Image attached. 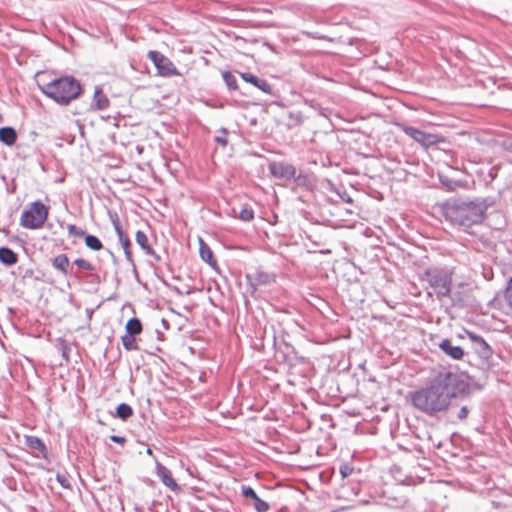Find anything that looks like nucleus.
<instances>
[{
    "label": "nucleus",
    "instance_id": "obj_13",
    "mask_svg": "<svg viewBox=\"0 0 512 512\" xmlns=\"http://www.w3.org/2000/svg\"><path fill=\"white\" fill-rule=\"evenodd\" d=\"M240 77L247 83H250L263 91L266 94L271 95L272 94V87L271 85L264 79L258 78L255 75L248 73V72H242L240 73Z\"/></svg>",
    "mask_w": 512,
    "mask_h": 512
},
{
    "label": "nucleus",
    "instance_id": "obj_23",
    "mask_svg": "<svg viewBox=\"0 0 512 512\" xmlns=\"http://www.w3.org/2000/svg\"><path fill=\"white\" fill-rule=\"evenodd\" d=\"M133 415V409L129 404L121 403L116 408V417L121 420H127Z\"/></svg>",
    "mask_w": 512,
    "mask_h": 512
},
{
    "label": "nucleus",
    "instance_id": "obj_26",
    "mask_svg": "<svg viewBox=\"0 0 512 512\" xmlns=\"http://www.w3.org/2000/svg\"><path fill=\"white\" fill-rule=\"evenodd\" d=\"M222 77L229 90H236L238 88L237 79L231 72H223Z\"/></svg>",
    "mask_w": 512,
    "mask_h": 512
},
{
    "label": "nucleus",
    "instance_id": "obj_24",
    "mask_svg": "<svg viewBox=\"0 0 512 512\" xmlns=\"http://www.w3.org/2000/svg\"><path fill=\"white\" fill-rule=\"evenodd\" d=\"M84 239L87 247L94 251H98L103 248V244L100 239L94 235H85Z\"/></svg>",
    "mask_w": 512,
    "mask_h": 512
},
{
    "label": "nucleus",
    "instance_id": "obj_16",
    "mask_svg": "<svg viewBox=\"0 0 512 512\" xmlns=\"http://www.w3.org/2000/svg\"><path fill=\"white\" fill-rule=\"evenodd\" d=\"M52 266L65 276L72 274V270H70L69 258L66 254H59L55 256L52 259Z\"/></svg>",
    "mask_w": 512,
    "mask_h": 512
},
{
    "label": "nucleus",
    "instance_id": "obj_38",
    "mask_svg": "<svg viewBox=\"0 0 512 512\" xmlns=\"http://www.w3.org/2000/svg\"><path fill=\"white\" fill-rule=\"evenodd\" d=\"M341 197L347 203H351L352 202V199L350 198V196H347L346 194H344V196H341Z\"/></svg>",
    "mask_w": 512,
    "mask_h": 512
},
{
    "label": "nucleus",
    "instance_id": "obj_29",
    "mask_svg": "<svg viewBox=\"0 0 512 512\" xmlns=\"http://www.w3.org/2000/svg\"><path fill=\"white\" fill-rule=\"evenodd\" d=\"M74 264L80 268V269H83V270H86V271H93L94 270V266L87 260L85 259H82V258H78L74 261Z\"/></svg>",
    "mask_w": 512,
    "mask_h": 512
},
{
    "label": "nucleus",
    "instance_id": "obj_6",
    "mask_svg": "<svg viewBox=\"0 0 512 512\" xmlns=\"http://www.w3.org/2000/svg\"><path fill=\"white\" fill-rule=\"evenodd\" d=\"M148 58L152 61L160 76L172 77L181 75L174 63L161 52L149 51Z\"/></svg>",
    "mask_w": 512,
    "mask_h": 512
},
{
    "label": "nucleus",
    "instance_id": "obj_7",
    "mask_svg": "<svg viewBox=\"0 0 512 512\" xmlns=\"http://www.w3.org/2000/svg\"><path fill=\"white\" fill-rule=\"evenodd\" d=\"M270 174L277 179L291 180L296 176V168L284 161H272L268 165Z\"/></svg>",
    "mask_w": 512,
    "mask_h": 512
},
{
    "label": "nucleus",
    "instance_id": "obj_5",
    "mask_svg": "<svg viewBox=\"0 0 512 512\" xmlns=\"http://www.w3.org/2000/svg\"><path fill=\"white\" fill-rule=\"evenodd\" d=\"M49 215V208L40 201L31 203L20 217V225L26 229H39L43 226Z\"/></svg>",
    "mask_w": 512,
    "mask_h": 512
},
{
    "label": "nucleus",
    "instance_id": "obj_11",
    "mask_svg": "<svg viewBox=\"0 0 512 512\" xmlns=\"http://www.w3.org/2000/svg\"><path fill=\"white\" fill-rule=\"evenodd\" d=\"M468 337L472 341L475 351L483 358H488L492 354L489 344L479 335L468 332Z\"/></svg>",
    "mask_w": 512,
    "mask_h": 512
},
{
    "label": "nucleus",
    "instance_id": "obj_4",
    "mask_svg": "<svg viewBox=\"0 0 512 512\" xmlns=\"http://www.w3.org/2000/svg\"><path fill=\"white\" fill-rule=\"evenodd\" d=\"M40 90L56 103L67 105L82 93L80 82L72 76L55 78L47 83L39 84Z\"/></svg>",
    "mask_w": 512,
    "mask_h": 512
},
{
    "label": "nucleus",
    "instance_id": "obj_33",
    "mask_svg": "<svg viewBox=\"0 0 512 512\" xmlns=\"http://www.w3.org/2000/svg\"><path fill=\"white\" fill-rule=\"evenodd\" d=\"M241 490H242V495L245 498H251L252 500H255L258 497L255 490L250 486L243 485Z\"/></svg>",
    "mask_w": 512,
    "mask_h": 512
},
{
    "label": "nucleus",
    "instance_id": "obj_34",
    "mask_svg": "<svg viewBox=\"0 0 512 512\" xmlns=\"http://www.w3.org/2000/svg\"><path fill=\"white\" fill-rule=\"evenodd\" d=\"M353 472V467H351L349 464H343L340 466V474L343 478H346L350 476Z\"/></svg>",
    "mask_w": 512,
    "mask_h": 512
},
{
    "label": "nucleus",
    "instance_id": "obj_27",
    "mask_svg": "<svg viewBox=\"0 0 512 512\" xmlns=\"http://www.w3.org/2000/svg\"><path fill=\"white\" fill-rule=\"evenodd\" d=\"M227 134H228L227 129L221 128L218 131V135L215 136V141L222 147H226L228 144Z\"/></svg>",
    "mask_w": 512,
    "mask_h": 512
},
{
    "label": "nucleus",
    "instance_id": "obj_21",
    "mask_svg": "<svg viewBox=\"0 0 512 512\" xmlns=\"http://www.w3.org/2000/svg\"><path fill=\"white\" fill-rule=\"evenodd\" d=\"M93 101L98 110H104L109 106V100L101 89L96 88Z\"/></svg>",
    "mask_w": 512,
    "mask_h": 512
},
{
    "label": "nucleus",
    "instance_id": "obj_9",
    "mask_svg": "<svg viewBox=\"0 0 512 512\" xmlns=\"http://www.w3.org/2000/svg\"><path fill=\"white\" fill-rule=\"evenodd\" d=\"M401 129L407 136L411 137L414 141L421 144L422 146L428 147L438 142V138L436 135L426 133L415 127L402 125Z\"/></svg>",
    "mask_w": 512,
    "mask_h": 512
},
{
    "label": "nucleus",
    "instance_id": "obj_18",
    "mask_svg": "<svg viewBox=\"0 0 512 512\" xmlns=\"http://www.w3.org/2000/svg\"><path fill=\"white\" fill-rule=\"evenodd\" d=\"M137 244L145 251L147 255L153 256L156 260H160L159 255H157L154 249L149 245L148 237L143 232L138 230L135 235Z\"/></svg>",
    "mask_w": 512,
    "mask_h": 512
},
{
    "label": "nucleus",
    "instance_id": "obj_20",
    "mask_svg": "<svg viewBox=\"0 0 512 512\" xmlns=\"http://www.w3.org/2000/svg\"><path fill=\"white\" fill-rule=\"evenodd\" d=\"M0 261L5 265L11 266L17 263L18 256L8 247H0Z\"/></svg>",
    "mask_w": 512,
    "mask_h": 512
},
{
    "label": "nucleus",
    "instance_id": "obj_32",
    "mask_svg": "<svg viewBox=\"0 0 512 512\" xmlns=\"http://www.w3.org/2000/svg\"><path fill=\"white\" fill-rule=\"evenodd\" d=\"M57 482L64 488V489H71V483L67 475L58 473L56 475Z\"/></svg>",
    "mask_w": 512,
    "mask_h": 512
},
{
    "label": "nucleus",
    "instance_id": "obj_3",
    "mask_svg": "<svg viewBox=\"0 0 512 512\" xmlns=\"http://www.w3.org/2000/svg\"><path fill=\"white\" fill-rule=\"evenodd\" d=\"M453 275L454 269L451 267L431 266L423 271L421 279L428 283L438 300L449 297L453 303H460L461 298L452 293Z\"/></svg>",
    "mask_w": 512,
    "mask_h": 512
},
{
    "label": "nucleus",
    "instance_id": "obj_35",
    "mask_svg": "<svg viewBox=\"0 0 512 512\" xmlns=\"http://www.w3.org/2000/svg\"><path fill=\"white\" fill-rule=\"evenodd\" d=\"M505 298H506L509 306L512 307V277L509 280V283H508V286L506 289V293H505Z\"/></svg>",
    "mask_w": 512,
    "mask_h": 512
},
{
    "label": "nucleus",
    "instance_id": "obj_39",
    "mask_svg": "<svg viewBox=\"0 0 512 512\" xmlns=\"http://www.w3.org/2000/svg\"><path fill=\"white\" fill-rule=\"evenodd\" d=\"M442 184L448 186L450 189H453V186L451 185V182H445L444 180H441Z\"/></svg>",
    "mask_w": 512,
    "mask_h": 512
},
{
    "label": "nucleus",
    "instance_id": "obj_25",
    "mask_svg": "<svg viewBox=\"0 0 512 512\" xmlns=\"http://www.w3.org/2000/svg\"><path fill=\"white\" fill-rule=\"evenodd\" d=\"M121 340H122L123 347L127 351H133V350H137L138 349V346L136 344V339H135L134 335H129V334L125 333V335H123L121 337Z\"/></svg>",
    "mask_w": 512,
    "mask_h": 512
},
{
    "label": "nucleus",
    "instance_id": "obj_14",
    "mask_svg": "<svg viewBox=\"0 0 512 512\" xmlns=\"http://www.w3.org/2000/svg\"><path fill=\"white\" fill-rule=\"evenodd\" d=\"M439 348L449 357L454 360H460L464 356V351L460 346L453 345L449 339H443L439 343Z\"/></svg>",
    "mask_w": 512,
    "mask_h": 512
},
{
    "label": "nucleus",
    "instance_id": "obj_41",
    "mask_svg": "<svg viewBox=\"0 0 512 512\" xmlns=\"http://www.w3.org/2000/svg\"><path fill=\"white\" fill-rule=\"evenodd\" d=\"M147 454L152 455V450L150 448L147 449Z\"/></svg>",
    "mask_w": 512,
    "mask_h": 512
},
{
    "label": "nucleus",
    "instance_id": "obj_19",
    "mask_svg": "<svg viewBox=\"0 0 512 512\" xmlns=\"http://www.w3.org/2000/svg\"><path fill=\"white\" fill-rule=\"evenodd\" d=\"M17 140V133L12 127L0 128V141L8 146L15 144Z\"/></svg>",
    "mask_w": 512,
    "mask_h": 512
},
{
    "label": "nucleus",
    "instance_id": "obj_40",
    "mask_svg": "<svg viewBox=\"0 0 512 512\" xmlns=\"http://www.w3.org/2000/svg\"><path fill=\"white\" fill-rule=\"evenodd\" d=\"M295 180H296V182H297L298 184H300V183H301V177H300V176H299V177H297Z\"/></svg>",
    "mask_w": 512,
    "mask_h": 512
},
{
    "label": "nucleus",
    "instance_id": "obj_8",
    "mask_svg": "<svg viewBox=\"0 0 512 512\" xmlns=\"http://www.w3.org/2000/svg\"><path fill=\"white\" fill-rule=\"evenodd\" d=\"M246 280L250 294L255 297L258 287L273 283L275 281V277L273 274H269L267 272L256 271L254 273L247 274Z\"/></svg>",
    "mask_w": 512,
    "mask_h": 512
},
{
    "label": "nucleus",
    "instance_id": "obj_17",
    "mask_svg": "<svg viewBox=\"0 0 512 512\" xmlns=\"http://www.w3.org/2000/svg\"><path fill=\"white\" fill-rule=\"evenodd\" d=\"M25 445L31 450L38 452L39 455L46 457L47 448L44 442L37 436H26Z\"/></svg>",
    "mask_w": 512,
    "mask_h": 512
},
{
    "label": "nucleus",
    "instance_id": "obj_30",
    "mask_svg": "<svg viewBox=\"0 0 512 512\" xmlns=\"http://www.w3.org/2000/svg\"><path fill=\"white\" fill-rule=\"evenodd\" d=\"M254 508L258 511V512H267L269 510V504L260 499L259 497H257L255 500H254Z\"/></svg>",
    "mask_w": 512,
    "mask_h": 512
},
{
    "label": "nucleus",
    "instance_id": "obj_12",
    "mask_svg": "<svg viewBox=\"0 0 512 512\" xmlns=\"http://www.w3.org/2000/svg\"><path fill=\"white\" fill-rule=\"evenodd\" d=\"M156 474L162 483L171 490L179 489L177 482L172 477L171 471L159 462L156 463Z\"/></svg>",
    "mask_w": 512,
    "mask_h": 512
},
{
    "label": "nucleus",
    "instance_id": "obj_10",
    "mask_svg": "<svg viewBox=\"0 0 512 512\" xmlns=\"http://www.w3.org/2000/svg\"><path fill=\"white\" fill-rule=\"evenodd\" d=\"M113 224H114V228H115V231L117 233V236H118V239H119V242L121 243L122 245V248L124 250V254H125V257L127 259V261L132 264L134 266V261H133V257H132V252H131V242H130V239L129 237L124 233V231L122 230L121 226H120V223L118 220L116 221H113Z\"/></svg>",
    "mask_w": 512,
    "mask_h": 512
},
{
    "label": "nucleus",
    "instance_id": "obj_1",
    "mask_svg": "<svg viewBox=\"0 0 512 512\" xmlns=\"http://www.w3.org/2000/svg\"><path fill=\"white\" fill-rule=\"evenodd\" d=\"M469 384L458 373L443 369L425 386L411 394L413 406L423 413L435 415L449 409L451 400L468 393Z\"/></svg>",
    "mask_w": 512,
    "mask_h": 512
},
{
    "label": "nucleus",
    "instance_id": "obj_28",
    "mask_svg": "<svg viewBox=\"0 0 512 512\" xmlns=\"http://www.w3.org/2000/svg\"><path fill=\"white\" fill-rule=\"evenodd\" d=\"M68 234L70 236H75L78 238H84L85 237V231L79 227H77L74 224H68L67 225Z\"/></svg>",
    "mask_w": 512,
    "mask_h": 512
},
{
    "label": "nucleus",
    "instance_id": "obj_31",
    "mask_svg": "<svg viewBox=\"0 0 512 512\" xmlns=\"http://www.w3.org/2000/svg\"><path fill=\"white\" fill-rule=\"evenodd\" d=\"M239 218L243 221H251L254 218V212L251 208H242L239 213Z\"/></svg>",
    "mask_w": 512,
    "mask_h": 512
},
{
    "label": "nucleus",
    "instance_id": "obj_36",
    "mask_svg": "<svg viewBox=\"0 0 512 512\" xmlns=\"http://www.w3.org/2000/svg\"><path fill=\"white\" fill-rule=\"evenodd\" d=\"M468 414H469V409H468V407H467V406H463V407L459 410V412H458V414H457V418H458L459 420H464V419H466V418H467Z\"/></svg>",
    "mask_w": 512,
    "mask_h": 512
},
{
    "label": "nucleus",
    "instance_id": "obj_22",
    "mask_svg": "<svg viewBox=\"0 0 512 512\" xmlns=\"http://www.w3.org/2000/svg\"><path fill=\"white\" fill-rule=\"evenodd\" d=\"M126 334L129 335H138L142 332V323L138 318H131L128 320L125 326Z\"/></svg>",
    "mask_w": 512,
    "mask_h": 512
},
{
    "label": "nucleus",
    "instance_id": "obj_37",
    "mask_svg": "<svg viewBox=\"0 0 512 512\" xmlns=\"http://www.w3.org/2000/svg\"><path fill=\"white\" fill-rule=\"evenodd\" d=\"M110 440L121 445H124L126 443V439L124 437L117 435L110 436Z\"/></svg>",
    "mask_w": 512,
    "mask_h": 512
},
{
    "label": "nucleus",
    "instance_id": "obj_15",
    "mask_svg": "<svg viewBox=\"0 0 512 512\" xmlns=\"http://www.w3.org/2000/svg\"><path fill=\"white\" fill-rule=\"evenodd\" d=\"M199 254L201 259L206 262L211 268L217 269V260L214 257L213 251L209 245L202 239L199 238Z\"/></svg>",
    "mask_w": 512,
    "mask_h": 512
},
{
    "label": "nucleus",
    "instance_id": "obj_2",
    "mask_svg": "<svg viewBox=\"0 0 512 512\" xmlns=\"http://www.w3.org/2000/svg\"><path fill=\"white\" fill-rule=\"evenodd\" d=\"M492 205L493 201L489 198L450 199L441 205V212L453 226L466 233H472L471 228L483 222L486 211Z\"/></svg>",
    "mask_w": 512,
    "mask_h": 512
}]
</instances>
